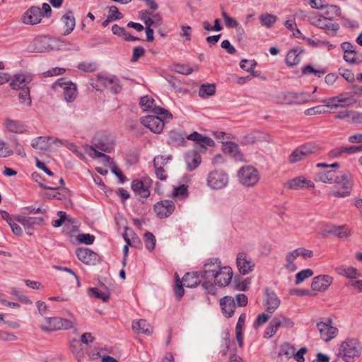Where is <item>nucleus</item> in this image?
<instances>
[{
    "label": "nucleus",
    "instance_id": "f257e3e1",
    "mask_svg": "<svg viewBox=\"0 0 362 362\" xmlns=\"http://www.w3.org/2000/svg\"><path fill=\"white\" fill-rule=\"evenodd\" d=\"M349 173L338 175L334 170H329L317 174L318 181L329 184L337 183L341 185L343 191H332L329 193L331 197L340 198L349 197L351 193L352 185L349 182Z\"/></svg>",
    "mask_w": 362,
    "mask_h": 362
},
{
    "label": "nucleus",
    "instance_id": "f03ea898",
    "mask_svg": "<svg viewBox=\"0 0 362 362\" xmlns=\"http://www.w3.org/2000/svg\"><path fill=\"white\" fill-rule=\"evenodd\" d=\"M225 276L226 281L218 279L221 286H228L233 277V272L230 267H221V262L218 258L209 259L204 265L202 272V277L204 279L218 278L220 276Z\"/></svg>",
    "mask_w": 362,
    "mask_h": 362
},
{
    "label": "nucleus",
    "instance_id": "7ed1b4c3",
    "mask_svg": "<svg viewBox=\"0 0 362 362\" xmlns=\"http://www.w3.org/2000/svg\"><path fill=\"white\" fill-rule=\"evenodd\" d=\"M156 115H147L141 118V123L155 134H160L165 122L172 119L173 115L166 109L156 107L153 109Z\"/></svg>",
    "mask_w": 362,
    "mask_h": 362
},
{
    "label": "nucleus",
    "instance_id": "20e7f679",
    "mask_svg": "<svg viewBox=\"0 0 362 362\" xmlns=\"http://www.w3.org/2000/svg\"><path fill=\"white\" fill-rule=\"evenodd\" d=\"M62 47V42L56 37L48 35H38L34 38L28 47L33 52H48L53 50H59Z\"/></svg>",
    "mask_w": 362,
    "mask_h": 362
},
{
    "label": "nucleus",
    "instance_id": "39448f33",
    "mask_svg": "<svg viewBox=\"0 0 362 362\" xmlns=\"http://www.w3.org/2000/svg\"><path fill=\"white\" fill-rule=\"evenodd\" d=\"M361 350L362 346L356 339H346L341 343L337 356L344 362H354Z\"/></svg>",
    "mask_w": 362,
    "mask_h": 362
},
{
    "label": "nucleus",
    "instance_id": "423d86ee",
    "mask_svg": "<svg viewBox=\"0 0 362 362\" xmlns=\"http://www.w3.org/2000/svg\"><path fill=\"white\" fill-rule=\"evenodd\" d=\"M114 149V144L106 138L95 139L94 144L88 147V155L93 158H102L103 162H109L110 157L103 152L110 153Z\"/></svg>",
    "mask_w": 362,
    "mask_h": 362
},
{
    "label": "nucleus",
    "instance_id": "0eeeda50",
    "mask_svg": "<svg viewBox=\"0 0 362 362\" xmlns=\"http://www.w3.org/2000/svg\"><path fill=\"white\" fill-rule=\"evenodd\" d=\"M319 148L317 145L309 143L298 146L289 155L288 160L290 163L294 164L304 160L313 154L317 153Z\"/></svg>",
    "mask_w": 362,
    "mask_h": 362
},
{
    "label": "nucleus",
    "instance_id": "6e6552de",
    "mask_svg": "<svg viewBox=\"0 0 362 362\" xmlns=\"http://www.w3.org/2000/svg\"><path fill=\"white\" fill-rule=\"evenodd\" d=\"M46 322L49 324V327L41 326V329L51 332L57 330H66L74 328L76 325V320L75 318L73 320L64 319L59 317H45Z\"/></svg>",
    "mask_w": 362,
    "mask_h": 362
},
{
    "label": "nucleus",
    "instance_id": "1a4fd4ad",
    "mask_svg": "<svg viewBox=\"0 0 362 362\" xmlns=\"http://www.w3.org/2000/svg\"><path fill=\"white\" fill-rule=\"evenodd\" d=\"M239 182L246 187H254L259 180V173L252 165L242 167L238 172Z\"/></svg>",
    "mask_w": 362,
    "mask_h": 362
},
{
    "label": "nucleus",
    "instance_id": "9d476101",
    "mask_svg": "<svg viewBox=\"0 0 362 362\" xmlns=\"http://www.w3.org/2000/svg\"><path fill=\"white\" fill-rule=\"evenodd\" d=\"M206 182L212 189H223L228 183V174L222 170H214L209 173Z\"/></svg>",
    "mask_w": 362,
    "mask_h": 362
},
{
    "label": "nucleus",
    "instance_id": "9b49d317",
    "mask_svg": "<svg viewBox=\"0 0 362 362\" xmlns=\"http://www.w3.org/2000/svg\"><path fill=\"white\" fill-rule=\"evenodd\" d=\"M316 327L321 339L326 342L335 338L338 334V329L332 326V321L330 318L327 319L326 321L318 322Z\"/></svg>",
    "mask_w": 362,
    "mask_h": 362
},
{
    "label": "nucleus",
    "instance_id": "f8f14e48",
    "mask_svg": "<svg viewBox=\"0 0 362 362\" xmlns=\"http://www.w3.org/2000/svg\"><path fill=\"white\" fill-rule=\"evenodd\" d=\"M236 265L240 274L246 275L252 272L255 262L252 257L245 252H239L236 257Z\"/></svg>",
    "mask_w": 362,
    "mask_h": 362
},
{
    "label": "nucleus",
    "instance_id": "ddd939ff",
    "mask_svg": "<svg viewBox=\"0 0 362 362\" xmlns=\"http://www.w3.org/2000/svg\"><path fill=\"white\" fill-rule=\"evenodd\" d=\"M54 87H60L63 90L64 99L68 103L75 100L77 97L76 85L71 81H65L63 78L59 79L54 85Z\"/></svg>",
    "mask_w": 362,
    "mask_h": 362
},
{
    "label": "nucleus",
    "instance_id": "4468645a",
    "mask_svg": "<svg viewBox=\"0 0 362 362\" xmlns=\"http://www.w3.org/2000/svg\"><path fill=\"white\" fill-rule=\"evenodd\" d=\"M43 13L38 6H33L22 16L21 21L25 25H36L41 22Z\"/></svg>",
    "mask_w": 362,
    "mask_h": 362
},
{
    "label": "nucleus",
    "instance_id": "2eb2a0df",
    "mask_svg": "<svg viewBox=\"0 0 362 362\" xmlns=\"http://www.w3.org/2000/svg\"><path fill=\"white\" fill-rule=\"evenodd\" d=\"M151 185V180L148 177L142 180H134L132 181V189L141 198L146 199L150 195L149 188Z\"/></svg>",
    "mask_w": 362,
    "mask_h": 362
},
{
    "label": "nucleus",
    "instance_id": "dca6fc26",
    "mask_svg": "<svg viewBox=\"0 0 362 362\" xmlns=\"http://www.w3.org/2000/svg\"><path fill=\"white\" fill-rule=\"evenodd\" d=\"M186 137L188 140L193 141L195 148L200 151H205L207 147H212L215 145L214 141L211 138L204 136L197 132H194Z\"/></svg>",
    "mask_w": 362,
    "mask_h": 362
},
{
    "label": "nucleus",
    "instance_id": "f3484780",
    "mask_svg": "<svg viewBox=\"0 0 362 362\" xmlns=\"http://www.w3.org/2000/svg\"><path fill=\"white\" fill-rule=\"evenodd\" d=\"M172 158V156H157L153 159V166L156 177L160 180H165L167 175L165 174V167H167V162Z\"/></svg>",
    "mask_w": 362,
    "mask_h": 362
},
{
    "label": "nucleus",
    "instance_id": "a211bd4d",
    "mask_svg": "<svg viewBox=\"0 0 362 362\" xmlns=\"http://www.w3.org/2000/svg\"><path fill=\"white\" fill-rule=\"evenodd\" d=\"M333 278L329 275H319L313 278L311 288L314 291L324 292L332 285Z\"/></svg>",
    "mask_w": 362,
    "mask_h": 362
},
{
    "label": "nucleus",
    "instance_id": "6ab92c4d",
    "mask_svg": "<svg viewBox=\"0 0 362 362\" xmlns=\"http://www.w3.org/2000/svg\"><path fill=\"white\" fill-rule=\"evenodd\" d=\"M175 204L170 200H163L154 205V211L160 218H167L175 210Z\"/></svg>",
    "mask_w": 362,
    "mask_h": 362
},
{
    "label": "nucleus",
    "instance_id": "aec40b11",
    "mask_svg": "<svg viewBox=\"0 0 362 362\" xmlns=\"http://www.w3.org/2000/svg\"><path fill=\"white\" fill-rule=\"evenodd\" d=\"M78 259L88 265H95L98 262L97 253L89 248H78L76 251Z\"/></svg>",
    "mask_w": 362,
    "mask_h": 362
},
{
    "label": "nucleus",
    "instance_id": "412c9836",
    "mask_svg": "<svg viewBox=\"0 0 362 362\" xmlns=\"http://www.w3.org/2000/svg\"><path fill=\"white\" fill-rule=\"evenodd\" d=\"M284 187L289 189L298 190L306 187L314 188L315 184L313 181L307 180L303 176H298L287 181Z\"/></svg>",
    "mask_w": 362,
    "mask_h": 362
},
{
    "label": "nucleus",
    "instance_id": "4be33fe9",
    "mask_svg": "<svg viewBox=\"0 0 362 362\" xmlns=\"http://www.w3.org/2000/svg\"><path fill=\"white\" fill-rule=\"evenodd\" d=\"M32 80L33 76L31 74L18 73L13 76L10 86L14 90L23 89V88H28V85Z\"/></svg>",
    "mask_w": 362,
    "mask_h": 362
},
{
    "label": "nucleus",
    "instance_id": "5701e85b",
    "mask_svg": "<svg viewBox=\"0 0 362 362\" xmlns=\"http://www.w3.org/2000/svg\"><path fill=\"white\" fill-rule=\"evenodd\" d=\"M219 303L223 315L228 318L231 317L236 308L234 298L230 296H224L220 299Z\"/></svg>",
    "mask_w": 362,
    "mask_h": 362
},
{
    "label": "nucleus",
    "instance_id": "b1692460",
    "mask_svg": "<svg viewBox=\"0 0 362 362\" xmlns=\"http://www.w3.org/2000/svg\"><path fill=\"white\" fill-rule=\"evenodd\" d=\"M264 305L267 306V312L272 314L280 305V300L273 291H269L268 288L265 290V296L264 299Z\"/></svg>",
    "mask_w": 362,
    "mask_h": 362
},
{
    "label": "nucleus",
    "instance_id": "393cba45",
    "mask_svg": "<svg viewBox=\"0 0 362 362\" xmlns=\"http://www.w3.org/2000/svg\"><path fill=\"white\" fill-rule=\"evenodd\" d=\"M225 152L233 156L236 160L245 161L244 155L240 152L237 144L232 141H226L223 144Z\"/></svg>",
    "mask_w": 362,
    "mask_h": 362
},
{
    "label": "nucleus",
    "instance_id": "a878e982",
    "mask_svg": "<svg viewBox=\"0 0 362 362\" xmlns=\"http://www.w3.org/2000/svg\"><path fill=\"white\" fill-rule=\"evenodd\" d=\"M335 272L340 276H345L351 279H356L361 276V273L354 267H347L341 265L335 269Z\"/></svg>",
    "mask_w": 362,
    "mask_h": 362
},
{
    "label": "nucleus",
    "instance_id": "bb28decb",
    "mask_svg": "<svg viewBox=\"0 0 362 362\" xmlns=\"http://www.w3.org/2000/svg\"><path fill=\"white\" fill-rule=\"evenodd\" d=\"M61 21L65 27L64 35H69L74 30L76 25V21L73 11L71 10L67 11L61 18Z\"/></svg>",
    "mask_w": 362,
    "mask_h": 362
},
{
    "label": "nucleus",
    "instance_id": "cd10ccee",
    "mask_svg": "<svg viewBox=\"0 0 362 362\" xmlns=\"http://www.w3.org/2000/svg\"><path fill=\"white\" fill-rule=\"evenodd\" d=\"M185 161L187 169L192 171L196 169L201 163L202 158L196 151H191L186 154Z\"/></svg>",
    "mask_w": 362,
    "mask_h": 362
},
{
    "label": "nucleus",
    "instance_id": "c85d7f7f",
    "mask_svg": "<svg viewBox=\"0 0 362 362\" xmlns=\"http://www.w3.org/2000/svg\"><path fill=\"white\" fill-rule=\"evenodd\" d=\"M16 221L22 224L25 228H30L33 225L43 224L45 218L42 217L18 216L16 217Z\"/></svg>",
    "mask_w": 362,
    "mask_h": 362
},
{
    "label": "nucleus",
    "instance_id": "c756f323",
    "mask_svg": "<svg viewBox=\"0 0 362 362\" xmlns=\"http://www.w3.org/2000/svg\"><path fill=\"white\" fill-rule=\"evenodd\" d=\"M313 101L310 94L308 93H292L291 92V105H301Z\"/></svg>",
    "mask_w": 362,
    "mask_h": 362
},
{
    "label": "nucleus",
    "instance_id": "7c9ffc66",
    "mask_svg": "<svg viewBox=\"0 0 362 362\" xmlns=\"http://www.w3.org/2000/svg\"><path fill=\"white\" fill-rule=\"evenodd\" d=\"M335 100L339 102L341 107H352L356 103V100L350 93H341L335 96Z\"/></svg>",
    "mask_w": 362,
    "mask_h": 362
},
{
    "label": "nucleus",
    "instance_id": "2f4dec72",
    "mask_svg": "<svg viewBox=\"0 0 362 362\" xmlns=\"http://www.w3.org/2000/svg\"><path fill=\"white\" fill-rule=\"evenodd\" d=\"M281 327V322L279 315L275 316L269 322V324L265 330L264 337L268 338L272 337L276 333L278 329Z\"/></svg>",
    "mask_w": 362,
    "mask_h": 362
},
{
    "label": "nucleus",
    "instance_id": "473e14b6",
    "mask_svg": "<svg viewBox=\"0 0 362 362\" xmlns=\"http://www.w3.org/2000/svg\"><path fill=\"white\" fill-rule=\"evenodd\" d=\"M50 140H52L51 136H39L32 141L31 146L36 149L47 151L49 148Z\"/></svg>",
    "mask_w": 362,
    "mask_h": 362
},
{
    "label": "nucleus",
    "instance_id": "72a5a7b5",
    "mask_svg": "<svg viewBox=\"0 0 362 362\" xmlns=\"http://www.w3.org/2000/svg\"><path fill=\"white\" fill-rule=\"evenodd\" d=\"M132 329L136 333H142L146 335H151L152 333L150 329V325L145 320L133 322Z\"/></svg>",
    "mask_w": 362,
    "mask_h": 362
},
{
    "label": "nucleus",
    "instance_id": "f704fd0d",
    "mask_svg": "<svg viewBox=\"0 0 362 362\" xmlns=\"http://www.w3.org/2000/svg\"><path fill=\"white\" fill-rule=\"evenodd\" d=\"M303 52V50H298V49H291L286 57V63L289 66H294L299 64L300 62V53Z\"/></svg>",
    "mask_w": 362,
    "mask_h": 362
},
{
    "label": "nucleus",
    "instance_id": "c9c22d12",
    "mask_svg": "<svg viewBox=\"0 0 362 362\" xmlns=\"http://www.w3.org/2000/svg\"><path fill=\"white\" fill-rule=\"evenodd\" d=\"M186 287L194 288L200 284V279L197 273H187L182 278Z\"/></svg>",
    "mask_w": 362,
    "mask_h": 362
},
{
    "label": "nucleus",
    "instance_id": "e433bc0d",
    "mask_svg": "<svg viewBox=\"0 0 362 362\" xmlns=\"http://www.w3.org/2000/svg\"><path fill=\"white\" fill-rule=\"evenodd\" d=\"M298 257L296 250L288 252L285 257L286 263L284 264V267L290 272H295L297 269V267L294 264V261Z\"/></svg>",
    "mask_w": 362,
    "mask_h": 362
},
{
    "label": "nucleus",
    "instance_id": "4c0bfd02",
    "mask_svg": "<svg viewBox=\"0 0 362 362\" xmlns=\"http://www.w3.org/2000/svg\"><path fill=\"white\" fill-rule=\"evenodd\" d=\"M216 93V85L214 83L202 84L199 89V95L202 98L212 96Z\"/></svg>",
    "mask_w": 362,
    "mask_h": 362
},
{
    "label": "nucleus",
    "instance_id": "58836bf2",
    "mask_svg": "<svg viewBox=\"0 0 362 362\" xmlns=\"http://www.w3.org/2000/svg\"><path fill=\"white\" fill-rule=\"evenodd\" d=\"M273 101L279 105H291V92H279L273 95Z\"/></svg>",
    "mask_w": 362,
    "mask_h": 362
},
{
    "label": "nucleus",
    "instance_id": "ea45409f",
    "mask_svg": "<svg viewBox=\"0 0 362 362\" xmlns=\"http://www.w3.org/2000/svg\"><path fill=\"white\" fill-rule=\"evenodd\" d=\"M261 25L268 28H272L277 21V16L270 13H262L259 16Z\"/></svg>",
    "mask_w": 362,
    "mask_h": 362
},
{
    "label": "nucleus",
    "instance_id": "a19ab883",
    "mask_svg": "<svg viewBox=\"0 0 362 362\" xmlns=\"http://www.w3.org/2000/svg\"><path fill=\"white\" fill-rule=\"evenodd\" d=\"M139 104L144 111H151L153 112V109L158 107L155 105V100L148 95L141 97Z\"/></svg>",
    "mask_w": 362,
    "mask_h": 362
},
{
    "label": "nucleus",
    "instance_id": "79ce46f5",
    "mask_svg": "<svg viewBox=\"0 0 362 362\" xmlns=\"http://www.w3.org/2000/svg\"><path fill=\"white\" fill-rule=\"evenodd\" d=\"M6 127L10 132L17 134H22L25 131L24 125L12 119H6Z\"/></svg>",
    "mask_w": 362,
    "mask_h": 362
},
{
    "label": "nucleus",
    "instance_id": "37998d69",
    "mask_svg": "<svg viewBox=\"0 0 362 362\" xmlns=\"http://www.w3.org/2000/svg\"><path fill=\"white\" fill-rule=\"evenodd\" d=\"M88 293L90 296H93V297L101 299L104 302H107L109 300L110 295L109 292L107 291H101L98 288H90L88 289Z\"/></svg>",
    "mask_w": 362,
    "mask_h": 362
},
{
    "label": "nucleus",
    "instance_id": "c03bdc74",
    "mask_svg": "<svg viewBox=\"0 0 362 362\" xmlns=\"http://www.w3.org/2000/svg\"><path fill=\"white\" fill-rule=\"evenodd\" d=\"M296 349L293 346H291L288 343H284L280 347L279 355L280 356H285L287 358H291L294 355Z\"/></svg>",
    "mask_w": 362,
    "mask_h": 362
},
{
    "label": "nucleus",
    "instance_id": "a18cd8bd",
    "mask_svg": "<svg viewBox=\"0 0 362 362\" xmlns=\"http://www.w3.org/2000/svg\"><path fill=\"white\" fill-rule=\"evenodd\" d=\"M144 242L146 247L148 251L152 252L156 246V238L152 233L146 232L144 233Z\"/></svg>",
    "mask_w": 362,
    "mask_h": 362
},
{
    "label": "nucleus",
    "instance_id": "49530a36",
    "mask_svg": "<svg viewBox=\"0 0 362 362\" xmlns=\"http://www.w3.org/2000/svg\"><path fill=\"white\" fill-rule=\"evenodd\" d=\"M313 272L310 269H303L296 275V284H300L303 282L306 279L313 275Z\"/></svg>",
    "mask_w": 362,
    "mask_h": 362
},
{
    "label": "nucleus",
    "instance_id": "de8ad7c7",
    "mask_svg": "<svg viewBox=\"0 0 362 362\" xmlns=\"http://www.w3.org/2000/svg\"><path fill=\"white\" fill-rule=\"evenodd\" d=\"M57 215L59 217V218L55 220L52 223V226L54 228H59L62 226L63 223H64L65 221H68L69 223L72 222V218L68 216L65 211H59L57 212Z\"/></svg>",
    "mask_w": 362,
    "mask_h": 362
},
{
    "label": "nucleus",
    "instance_id": "09e8293b",
    "mask_svg": "<svg viewBox=\"0 0 362 362\" xmlns=\"http://www.w3.org/2000/svg\"><path fill=\"white\" fill-rule=\"evenodd\" d=\"M19 100L20 103L27 106H30L31 105V98L30 96V89L29 88H23L21 89L19 93Z\"/></svg>",
    "mask_w": 362,
    "mask_h": 362
},
{
    "label": "nucleus",
    "instance_id": "8fccbe9b",
    "mask_svg": "<svg viewBox=\"0 0 362 362\" xmlns=\"http://www.w3.org/2000/svg\"><path fill=\"white\" fill-rule=\"evenodd\" d=\"M255 140L256 143H261V142H267V143H272L273 142V138L272 136L264 132H255Z\"/></svg>",
    "mask_w": 362,
    "mask_h": 362
},
{
    "label": "nucleus",
    "instance_id": "3c124183",
    "mask_svg": "<svg viewBox=\"0 0 362 362\" xmlns=\"http://www.w3.org/2000/svg\"><path fill=\"white\" fill-rule=\"evenodd\" d=\"M78 68L85 72H93L97 69L98 66L94 62H83L78 64Z\"/></svg>",
    "mask_w": 362,
    "mask_h": 362
},
{
    "label": "nucleus",
    "instance_id": "603ef678",
    "mask_svg": "<svg viewBox=\"0 0 362 362\" xmlns=\"http://www.w3.org/2000/svg\"><path fill=\"white\" fill-rule=\"evenodd\" d=\"M169 139V142L175 144H181L185 142V137L181 133L175 131H172L170 132Z\"/></svg>",
    "mask_w": 362,
    "mask_h": 362
},
{
    "label": "nucleus",
    "instance_id": "864d4df0",
    "mask_svg": "<svg viewBox=\"0 0 362 362\" xmlns=\"http://www.w3.org/2000/svg\"><path fill=\"white\" fill-rule=\"evenodd\" d=\"M116 78L117 76H115L107 77L102 75H98V82L102 86L110 89V86L112 84V83L116 82Z\"/></svg>",
    "mask_w": 362,
    "mask_h": 362
},
{
    "label": "nucleus",
    "instance_id": "5fc2aeb1",
    "mask_svg": "<svg viewBox=\"0 0 362 362\" xmlns=\"http://www.w3.org/2000/svg\"><path fill=\"white\" fill-rule=\"evenodd\" d=\"M257 66V63L255 60L242 59L240 63V66L243 70L247 72H253V70Z\"/></svg>",
    "mask_w": 362,
    "mask_h": 362
},
{
    "label": "nucleus",
    "instance_id": "6e6d98bb",
    "mask_svg": "<svg viewBox=\"0 0 362 362\" xmlns=\"http://www.w3.org/2000/svg\"><path fill=\"white\" fill-rule=\"evenodd\" d=\"M182 281L180 279L178 275L175 274V295L177 298L180 299L184 293L185 291L182 286Z\"/></svg>",
    "mask_w": 362,
    "mask_h": 362
},
{
    "label": "nucleus",
    "instance_id": "4d7b16f0",
    "mask_svg": "<svg viewBox=\"0 0 362 362\" xmlns=\"http://www.w3.org/2000/svg\"><path fill=\"white\" fill-rule=\"evenodd\" d=\"M188 190L187 187L182 185L178 187L175 188L173 192V197H177L178 199H184L187 197Z\"/></svg>",
    "mask_w": 362,
    "mask_h": 362
},
{
    "label": "nucleus",
    "instance_id": "13d9d810",
    "mask_svg": "<svg viewBox=\"0 0 362 362\" xmlns=\"http://www.w3.org/2000/svg\"><path fill=\"white\" fill-rule=\"evenodd\" d=\"M271 315L272 314H269L267 312L262 313V314L258 315L255 322H254V327L257 328V327L264 325L270 318Z\"/></svg>",
    "mask_w": 362,
    "mask_h": 362
},
{
    "label": "nucleus",
    "instance_id": "bf43d9fd",
    "mask_svg": "<svg viewBox=\"0 0 362 362\" xmlns=\"http://www.w3.org/2000/svg\"><path fill=\"white\" fill-rule=\"evenodd\" d=\"M13 153V150L4 141L0 140V156L6 158Z\"/></svg>",
    "mask_w": 362,
    "mask_h": 362
},
{
    "label": "nucleus",
    "instance_id": "052dcab7",
    "mask_svg": "<svg viewBox=\"0 0 362 362\" xmlns=\"http://www.w3.org/2000/svg\"><path fill=\"white\" fill-rule=\"evenodd\" d=\"M339 230H336L334 235L339 238H345L351 235V230L346 225L339 226Z\"/></svg>",
    "mask_w": 362,
    "mask_h": 362
},
{
    "label": "nucleus",
    "instance_id": "680f3d73",
    "mask_svg": "<svg viewBox=\"0 0 362 362\" xmlns=\"http://www.w3.org/2000/svg\"><path fill=\"white\" fill-rule=\"evenodd\" d=\"M325 71L324 70H317L315 69L311 65H307L302 69V74L307 75L309 74H314L318 78H320L325 74Z\"/></svg>",
    "mask_w": 362,
    "mask_h": 362
},
{
    "label": "nucleus",
    "instance_id": "e2e57ef3",
    "mask_svg": "<svg viewBox=\"0 0 362 362\" xmlns=\"http://www.w3.org/2000/svg\"><path fill=\"white\" fill-rule=\"evenodd\" d=\"M221 15L228 28H233L238 27V22L234 18L229 16L225 11H222Z\"/></svg>",
    "mask_w": 362,
    "mask_h": 362
},
{
    "label": "nucleus",
    "instance_id": "0e129e2a",
    "mask_svg": "<svg viewBox=\"0 0 362 362\" xmlns=\"http://www.w3.org/2000/svg\"><path fill=\"white\" fill-rule=\"evenodd\" d=\"M78 240L86 245H91L94 243L95 237L88 233H83L78 235Z\"/></svg>",
    "mask_w": 362,
    "mask_h": 362
},
{
    "label": "nucleus",
    "instance_id": "69168bd1",
    "mask_svg": "<svg viewBox=\"0 0 362 362\" xmlns=\"http://www.w3.org/2000/svg\"><path fill=\"white\" fill-rule=\"evenodd\" d=\"M110 18L113 21L120 20L123 18V15L119 11L118 8L115 6H111L109 7V15Z\"/></svg>",
    "mask_w": 362,
    "mask_h": 362
},
{
    "label": "nucleus",
    "instance_id": "338daca9",
    "mask_svg": "<svg viewBox=\"0 0 362 362\" xmlns=\"http://www.w3.org/2000/svg\"><path fill=\"white\" fill-rule=\"evenodd\" d=\"M334 99H336L335 96L324 99L322 102L325 104V106L329 107L330 109H337L338 107H341L339 102Z\"/></svg>",
    "mask_w": 362,
    "mask_h": 362
},
{
    "label": "nucleus",
    "instance_id": "774afa93",
    "mask_svg": "<svg viewBox=\"0 0 362 362\" xmlns=\"http://www.w3.org/2000/svg\"><path fill=\"white\" fill-rule=\"evenodd\" d=\"M240 143L243 145H250L255 144V132H252L243 136Z\"/></svg>",
    "mask_w": 362,
    "mask_h": 362
}]
</instances>
